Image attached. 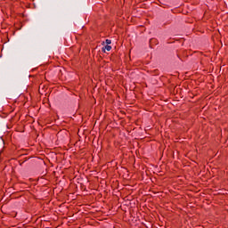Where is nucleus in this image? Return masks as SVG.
<instances>
[{
  "label": "nucleus",
  "instance_id": "nucleus-1",
  "mask_svg": "<svg viewBox=\"0 0 228 228\" xmlns=\"http://www.w3.org/2000/svg\"><path fill=\"white\" fill-rule=\"evenodd\" d=\"M106 51H111V45H107L103 48V53H106Z\"/></svg>",
  "mask_w": 228,
  "mask_h": 228
},
{
  "label": "nucleus",
  "instance_id": "nucleus-2",
  "mask_svg": "<svg viewBox=\"0 0 228 228\" xmlns=\"http://www.w3.org/2000/svg\"><path fill=\"white\" fill-rule=\"evenodd\" d=\"M105 44H107V45H110V44H111V40L106 39Z\"/></svg>",
  "mask_w": 228,
  "mask_h": 228
}]
</instances>
